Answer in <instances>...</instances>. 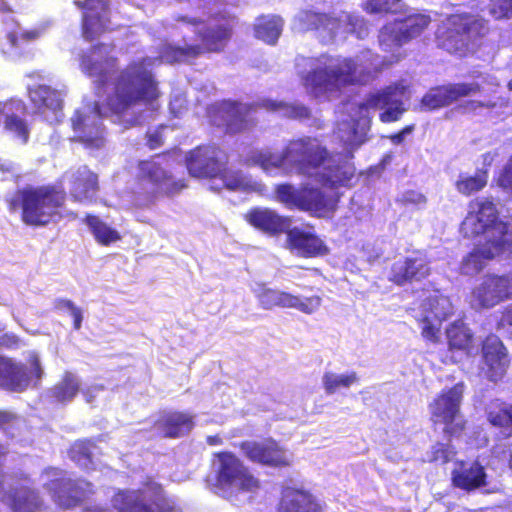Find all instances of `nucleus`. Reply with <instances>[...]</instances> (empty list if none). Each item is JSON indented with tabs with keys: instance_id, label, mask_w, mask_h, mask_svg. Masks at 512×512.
<instances>
[{
	"instance_id": "1",
	"label": "nucleus",
	"mask_w": 512,
	"mask_h": 512,
	"mask_svg": "<svg viewBox=\"0 0 512 512\" xmlns=\"http://www.w3.org/2000/svg\"><path fill=\"white\" fill-rule=\"evenodd\" d=\"M148 60L133 61L112 82V90L94 109L100 117L110 118L123 130L140 125V115L130 113L138 104H152L160 96L158 82L147 68Z\"/></svg>"
},
{
	"instance_id": "2",
	"label": "nucleus",
	"mask_w": 512,
	"mask_h": 512,
	"mask_svg": "<svg viewBox=\"0 0 512 512\" xmlns=\"http://www.w3.org/2000/svg\"><path fill=\"white\" fill-rule=\"evenodd\" d=\"M401 53L393 54L390 60L379 63L378 56L370 51L363 52L356 59L351 57L336 59L334 64L316 68L305 77V85L314 91H326L332 87L365 85L382 70L383 65L397 63Z\"/></svg>"
},
{
	"instance_id": "3",
	"label": "nucleus",
	"mask_w": 512,
	"mask_h": 512,
	"mask_svg": "<svg viewBox=\"0 0 512 512\" xmlns=\"http://www.w3.org/2000/svg\"><path fill=\"white\" fill-rule=\"evenodd\" d=\"M238 17L226 10L209 15L206 25L196 32L200 43L185 46L168 44L162 48L161 57L173 64L189 62L204 54H218L225 51L238 25Z\"/></svg>"
},
{
	"instance_id": "4",
	"label": "nucleus",
	"mask_w": 512,
	"mask_h": 512,
	"mask_svg": "<svg viewBox=\"0 0 512 512\" xmlns=\"http://www.w3.org/2000/svg\"><path fill=\"white\" fill-rule=\"evenodd\" d=\"M6 201L10 212L20 210V218L25 225L45 227L62 217L66 192L55 185L28 186L16 190Z\"/></svg>"
},
{
	"instance_id": "5",
	"label": "nucleus",
	"mask_w": 512,
	"mask_h": 512,
	"mask_svg": "<svg viewBox=\"0 0 512 512\" xmlns=\"http://www.w3.org/2000/svg\"><path fill=\"white\" fill-rule=\"evenodd\" d=\"M489 21L471 13L448 15L435 31L437 46L460 58L479 51L490 33Z\"/></svg>"
},
{
	"instance_id": "6",
	"label": "nucleus",
	"mask_w": 512,
	"mask_h": 512,
	"mask_svg": "<svg viewBox=\"0 0 512 512\" xmlns=\"http://www.w3.org/2000/svg\"><path fill=\"white\" fill-rule=\"evenodd\" d=\"M119 512H177L176 502L163 485L147 476L134 491L118 490L112 498Z\"/></svg>"
},
{
	"instance_id": "7",
	"label": "nucleus",
	"mask_w": 512,
	"mask_h": 512,
	"mask_svg": "<svg viewBox=\"0 0 512 512\" xmlns=\"http://www.w3.org/2000/svg\"><path fill=\"white\" fill-rule=\"evenodd\" d=\"M227 156L216 145L201 144L188 151L185 163L189 174L195 178H216L223 180V186L228 190L245 188L244 179L225 169Z\"/></svg>"
},
{
	"instance_id": "8",
	"label": "nucleus",
	"mask_w": 512,
	"mask_h": 512,
	"mask_svg": "<svg viewBox=\"0 0 512 512\" xmlns=\"http://www.w3.org/2000/svg\"><path fill=\"white\" fill-rule=\"evenodd\" d=\"M470 211L461 223L466 238L483 235L485 239L511 240L509 224L500 220L493 201L488 199L471 201Z\"/></svg>"
},
{
	"instance_id": "9",
	"label": "nucleus",
	"mask_w": 512,
	"mask_h": 512,
	"mask_svg": "<svg viewBox=\"0 0 512 512\" xmlns=\"http://www.w3.org/2000/svg\"><path fill=\"white\" fill-rule=\"evenodd\" d=\"M274 194L280 203L288 209L309 212L316 217L332 213L337 208L339 198L326 195L319 188L303 185L295 188L290 183L277 184Z\"/></svg>"
},
{
	"instance_id": "10",
	"label": "nucleus",
	"mask_w": 512,
	"mask_h": 512,
	"mask_svg": "<svg viewBox=\"0 0 512 512\" xmlns=\"http://www.w3.org/2000/svg\"><path fill=\"white\" fill-rule=\"evenodd\" d=\"M463 385L458 383L442 390L429 404L430 420L434 425H443V434L448 440L458 438L466 430L467 421L460 413Z\"/></svg>"
},
{
	"instance_id": "11",
	"label": "nucleus",
	"mask_w": 512,
	"mask_h": 512,
	"mask_svg": "<svg viewBox=\"0 0 512 512\" xmlns=\"http://www.w3.org/2000/svg\"><path fill=\"white\" fill-rule=\"evenodd\" d=\"M44 370L37 352L28 354L26 364L0 356V389L22 393L30 387H38Z\"/></svg>"
},
{
	"instance_id": "12",
	"label": "nucleus",
	"mask_w": 512,
	"mask_h": 512,
	"mask_svg": "<svg viewBox=\"0 0 512 512\" xmlns=\"http://www.w3.org/2000/svg\"><path fill=\"white\" fill-rule=\"evenodd\" d=\"M217 459L215 486L221 490L235 488L240 492H254L260 486V480L249 467L233 452L220 451L214 454Z\"/></svg>"
},
{
	"instance_id": "13",
	"label": "nucleus",
	"mask_w": 512,
	"mask_h": 512,
	"mask_svg": "<svg viewBox=\"0 0 512 512\" xmlns=\"http://www.w3.org/2000/svg\"><path fill=\"white\" fill-rule=\"evenodd\" d=\"M286 156L289 157L291 171L301 175H312L329 163L333 154L317 137L302 136L286 143Z\"/></svg>"
},
{
	"instance_id": "14",
	"label": "nucleus",
	"mask_w": 512,
	"mask_h": 512,
	"mask_svg": "<svg viewBox=\"0 0 512 512\" xmlns=\"http://www.w3.org/2000/svg\"><path fill=\"white\" fill-rule=\"evenodd\" d=\"M256 104L242 103L236 100H222L208 110V117L212 125L223 128L230 135L238 134L255 126L256 121L252 114Z\"/></svg>"
},
{
	"instance_id": "15",
	"label": "nucleus",
	"mask_w": 512,
	"mask_h": 512,
	"mask_svg": "<svg viewBox=\"0 0 512 512\" xmlns=\"http://www.w3.org/2000/svg\"><path fill=\"white\" fill-rule=\"evenodd\" d=\"M406 89V86L400 83L388 85L368 94L366 99L358 104V109L360 112L380 109L379 120L382 123L397 122L407 111L402 99Z\"/></svg>"
},
{
	"instance_id": "16",
	"label": "nucleus",
	"mask_w": 512,
	"mask_h": 512,
	"mask_svg": "<svg viewBox=\"0 0 512 512\" xmlns=\"http://www.w3.org/2000/svg\"><path fill=\"white\" fill-rule=\"evenodd\" d=\"M55 504L63 509H73L91 501L96 494L95 485L83 478H57L46 484Z\"/></svg>"
},
{
	"instance_id": "17",
	"label": "nucleus",
	"mask_w": 512,
	"mask_h": 512,
	"mask_svg": "<svg viewBox=\"0 0 512 512\" xmlns=\"http://www.w3.org/2000/svg\"><path fill=\"white\" fill-rule=\"evenodd\" d=\"M156 157L158 155L137 162V182L139 184L149 183L156 189V192L167 197L177 195L187 188L185 179H175L155 160Z\"/></svg>"
},
{
	"instance_id": "18",
	"label": "nucleus",
	"mask_w": 512,
	"mask_h": 512,
	"mask_svg": "<svg viewBox=\"0 0 512 512\" xmlns=\"http://www.w3.org/2000/svg\"><path fill=\"white\" fill-rule=\"evenodd\" d=\"M79 66L85 75L95 79L98 86H104L118 69L119 60L106 44L97 43L80 55Z\"/></svg>"
},
{
	"instance_id": "19",
	"label": "nucleus",
	"mask_w": 512,
	"mask_h": 512,
	"mask_svg": "<svg viewBox=\"0 0 512 512\" xmlns=\"http://www.w3.org/2000/svg\"><path fill=\"white\" fill-rule=\"evenodd\" d=\"M238 447L252 463L271 468H284L290 465L284 447L272 437L262 441H242Z\"/></svg>"
},
{
	"instance_id": "20",
	"label": "nucleus",
	"mask_w": 512,
	"mask_h": 512,
	"mask_svg": "<svg viewBox=\"0 0 512 512\" xmlns=\"http://www.w3.org/2000/svg\"><path fill=\"white\" fill-rule=\"evenodd\" d=\"M431 274L430 260L421 251L400 258L390 267L388 280L396 286L403 287L414 282H421Z\"/></svg>"
},
{
	"instance_id": "21",
	"label": "nucleus",
	"mask_w": 512,
	"mask_h": 512,
	"mask_svg": "<svg viewBox=\"0 0 512 512\" xmlns=\"http://www.w3.org/2000/svg\"><path fill=\"white\" fill-rule=\"evenodd\" d=\"M399 27L395 29L391 25H385L379 34V43L383 50H387L389 42L400 48L403 44L420 36L430 25L431 18L425 14L408 15L398 21Z\"/></svg>"
},
{
	"instance_id": "22",
	"label": "nucleus",
	"mask_w": 512,
	"mask_h": 512,
	"mask_svg": "<svg viewBox=\"0 0 512 512\" xmlns=\"http://www.w3.org/2000/svg\"><path fill=\"white\" fill-rule=\"evenodd\" d=\"M474 300L479 308H492L512 298V271L507 274H487L474 288Z\"/></svg>"
},
{
	"instance_id": "23",
	"label": "nucleus",
	"mask_w": 512,
	"mask_h": 512,
	"mask_svg": "<svg viewBox=\"0 0 512 512\" xmlns=\"http://www.w3.org/2000/svg\"><path fill=\"white\" fill-rule=\"evenodd\" d=\"M481 91L482 87L477 82L450 83L432 88L422 97L420 103L424 110L433 111L449 106L461 98L478 94Z\"/></svg>"
},
{
	"instance_id": "24",
	"label": "nucleus",
	"mask_w": 512,
	"mask_h": 512,
	"mask_svg": "<svg viewBox=\"0 0 512 512\" xmlns=\"http://www.w3.org/2000/svg\"><path fill=\"white\" fill-rule=\"evenodd\" d=\"M83 10L81 33L86 41H93L108 30L109 6L105 0H75Z\"/></svg>"
},
{
	"instance_id": "25",
	"label": "nucleus",
	"mask_w": 512,
	"mask_h": 512,
	"mask_svg": "<svg viewBox=\"0 0 512 512\" xmlns=\"http://www.w3.org/2000/svg\"><path fill=\"white\" fill-rule=\"evenodd\" d=\"M257 299L263 309L271 310L275 307L294 308L305 314L314 313L322 303L318 295L301 299L299 296L285 291L263 288L257 294Z\"/></svg>"
},
{
	"instance_id": "26",
	"label": "nucleus",
	"mask_w": 512,
	"mask_h": 512,
	"mask_svg": "<svg viewBox=\"0 0 512 512\" xmlns=\"http://www.w3.org/2000/svg\"><path fill=\"white\" fill-rule=\"evenodd\" d=\"M505 252H512V240L485 239V243L475 247L463 259L461 269L464 274L479 273L489 261Z\"/></svg>"
},
{
	"instance_id": "27",
	"label": "nucleus",
	"mask_w": 512,
	"mask_h": 512,
	"mask_svg": "<svg viewBox=\"0 0 512 512\" xmlns=\"http://www.w3.org/2000/svg\"><path fill=\"white\" fill-rule=\"evenodd\" d=\"M243 219L254 229L269 236H279L291 226L290 216L279 214L270 207L255 206L250 208Z\"/></svg>"
},
{
	"instance_id": "28",
	"label": "nucleus",
	"mask_w": 512,
	"mask_h": 512,
	"mask_svg": "<svg viewBox=\"0 0 512 512\" xmlns=\"http://www.w3.org/2000/svg\"><path fill=\"white\" fill-rule=\"evenodd\" d=\"M285 234L287 248L303 258H316L329 253L328 246L314 232L289 227Z\"/></svg>"
},
{
	"instance_id": "29",
	"label": "nucleus",
	"mask_w": 512,
	"mask_h": 512,
	"mask_svg": "<svg viewBox=\"0 0 512 512\" xmlns=\"http://www.w3.org/2000/svg\"><path fill=\"white\" fill-rule=\"evenodd\" d=\"M452 485L458 489L470 492L487 484L484 466L477 460H459L451 472Z\"/></svg>"
},
{
	"instance_id": "30",
	"label": "nucleus",
	"mask_w": 512,
	"mask_h": 512,
	"mask_svg": "<svg viewBox=\"0 0 512 512\" xmlns=\"http://www.w3.org/2000/svg\"><path fill=\"white\" fill-rule=\"evenodd\" d=\"M153 427L162 438H180L193 429L194 416L184 411H164L154 421Z\"/></svg>"
},
{
	"instance_id": "31",
	"label": "nucleus",
	"mask_w": 512,
	"mask_h": 512,
	"mask_svg": "<svg viewBox=\"0 0 512 512\" xmlns=\"http://www.w3.org/2000/svg\"><path fill=\"white\" fill-rule=\"evenodd\" d=\"M482 353L487 365L486 374L489 380L496 382L501 379L509 363L508 355L502 341L495 335H488L482 344Z\"/></svg>"
},
{
	"instance_id": "32",
	"label": "nucleus",
	"mask_w": 512,
	"mask_h": 512,
	"mask_svg": "<svg viewBox=\"0 0 512 512\" xmlns=\"http://www.w3.org/2000/svg\"><path fill=\"white\" fill-rule=\"evenodd\" d=\"M28 97L35 113L47 121L57 119L62 110V99L55 89L47 85H35L28 88Z\"/></svg>"
},
{
	"instance_id": "33",
	"label": "nucleus",
	"mask_w": 512,
	"mask_h": 512,
	"mask_svg": "<svg viewBox=\"0 0 512 512\" xmlns=\"http://www.w3.org/2000/svg\"><path fill=\"white\" fill-rule=\"evenodd\" d=\"M72 128L77 133L75 140L87 149H99L105 144L104 126L100 120L76 112L71 118Z\"/></svg>"
},
{
	"instance_id": "34",
	"label": "nucleus",
	"mask_w": 512,
	"mask_h": 512,
	"mask_svg": "<svg viewBox=\"0 0 512 512\" xmlns=\"http://www.w3.org/2000/svg\"><path fill=\"white\" fill-rule=\"evenodd\" d=\"M0 500L7 504L13 512H38L44 507V501L39 492L26 485L4 493Z\"/></svg>"
},
{
	"instance_id": "35",
	"label": "nucleus",
	"mask_w": 512,
	"mask_h": 512,
	"mask_svg": "<svg viewBox=\"0 0 512 512\" xmlns=\"http://www.w3.org/2000/svg\"><path fill=\"white\" fill-rule=\"evenodd\" d=\"M488 423L501 439L512 437V404L501 399L491 400L485 408Z\"/></svg>"
},
{
	"instance_id": "36",
	"label": "nucleus",
	"mask_w": 512,
	"mask_h": 512,
	"mask_svg": "<svg viewBox=\"0 0 512 512\" xmlns=\"http://www.w3.org/2000/svg\"><path fill=\"white\" fill-rule=\"evenodd\" d=\"M281 512H321V506L308 491L286 487L279 503Z\"/></svg>"
},
{
	"instance_id": "37",
	"label": "nucleus",
	"mask_w": 512,
	"mask_h": 512,
	"mask_svg": "<svg viewBox=\"0 0 512 512\" xmlns=\"http://www.w3.org/2000/svg\"><path fill=\"white\" fill-rule=\"evenodd\" d=\"M25 107L20 102H2L0 103V122L4 123V128L19 138L22 143H27L30 129L24 119L17 112H23Z\"/></svg>"
},
{
	"instance_id": "38",
	"label": "nucleus",
	"mask_w": 512,
	"mask_h": 512,
	"mask_svg": "<svg viewBox=\"0 0 512 512\" xmlns=\"http://www.w3.org/2000/svg\"><path fill=\"white\" fill-rule=\"evenodd\" d=\"M98 191V175L86 165L79 167L71 184L72 198L78 202L89 201L96 197Z\"/></svg>"
},
{
	"instance_id": "39",
	"label": "nucleus",
	"mask_w": 512,
	"mask_h": 512,
	"mask_svg": "<svg viewBox=\"0 0 512 512\" xmlns=\"http://www.w3.org/2000/svg\"><path fill=\"white\" fill-rule=\"evenodd\" d=\"M248 161L253 165L261 167L264 171L270 172L275 169L282 170L285 174L291 173L289 157L286 156V145L281 153L258 150L250 154Z\"/></svg>"
},
{
	"instance_id": "40",
	"label": "nucleus",
	"mask_w": 512,
	"mask_h": 512,
	"mask_svg": "<svg viewBox=\"0 0 512 512\" xmlns=\"http://www.w3.org/2000/svg\"><path fill=\"white\" fill-rule=\"evenodd\" d=\"M445 335L451 351L468 352L473 346V333L462 319L450 323L445 330Z\"/></svg>"
},
{
	"instance_id": "41",
	"label": "nucleus",
	"mask_w": 512,
	"mask_h": 512,
	"mask_svg": "<svg viewBox=\"0 0 512 512\" xmlns=\"http://www.w3.org/2000/svg\"><path fill=\"white\" fill-rule=\"evenodd\" d=\"M45 26L23 30V31H10L6 34L5 39L8 47L2 48L4 53L23 54L30 43L37 41L45 33Z\"/></svg>"
},
{
	"instance_id": "42",
	"label": "nucleus",
	"mask_w": 512,
	"mask_h": 512,
	"mask_svg": "<svg viewBox=\"0 0 512 512\" xmlns=\"http://www.w3.org/2000/svg\"><path fill=\"white\" fill-rule=\"evenodd\" d=\"M324 171L320 175V182L331 188L349 187L355 176V167L353 165L343 163L323 166Z\"/></svg>"
},
{
	"instance_id": "43",
	"label": "nucleus",
	"mask_w": 512,
	"mask_h": 512,
	"mask_svg": "<svg viewBox=\"0 0 512 512\" xmlns=\"http://www.w3.org/2000/svg\"><path fill=\"white\" fill-rule=\"evenodd\" d=\"M80 391V383L77 377L69 372H64L61 380L49 390L51 401L59 404L71 402Z\"/></svg>"
},
{
	"instance_id": "44",
	"label": "nucleus",
	"mask_w": 512,
	"mask_h": 512,
	"mask_svg": "<svg viewBox=\"0 0 512 512\" xmlns=\"http://www.w3.org/2000/svg\"><path fill=\"white\" fill-rule=\"evenodd\" d=\"M95 241L101 246H110L122 239L121 234L98 216L87 214L84 219Z\"/></svg>"
},
{
	"instance_id": "45",
	"label": "nucleus",
	"mask_w": 512,
	"mask_h": 512,
	"mask_svg": "<svg viewBox=\"0 0 512 512\" xmlns=\"http://www.w3.org/2000/svg\"><path fill=\"white\" fill-rule=\"evenodd\" d=\"M283 27V20L279 16H259L254 25L256 38L268 44H275Z\"/></svg>"
},
{
	"instance_id": "46",
	"label": "nucleus",
	"mask_w": 512,
	"mask_h": 512,
	"mask_svg": "<svg viewBox=\"0 0 512 512\" xmlns=\"http://www.w3.org/2000/svg\"><path fill=\"white\" fill-rule=\"evenodd\" d=\"M337 17L311 10L302 12L300 23L305 31H332L338 27Z\"/></svg>"
},
{
	"instance_id": "47",
	"label": "nucleus",
	"mask_w": 512,
	"mask_h": 512,
	"mask_svg": "<svg viewBox=\"0 0 512 512\" xmlns=\"http://www.w3.org/2000/svg\"><path fill=\"white\" fill-rule=\"evenodd\" d=\"M422 307L425 314H429L430 318L436 320L438 323H442L454 314L450 299L442 294L427 297Z\"/></svg>"
},
{
	"instance_id": "48",
	"label": "nucleus",
	"mask_w": 512,
	"mask_h": 512,
	"mask_svg": "<svg viewBox=\"0 0 512 512\" xmlns=\"http://www.w3.org/2000/svg\"><path fill=\"white\" fill-rule=\"evenodd\" d=\"M488 177L486 169H477L474 175L460 174L455 182V188L460 194L471 196L487 186Z\"/></svg>"
},
{
	"instance_id": "49",
	"label": "nucleus",
	"mask_w": 512,
	"mask_h": 512,
	"mask_svg": "<svg viewBox=\"0 0 512 512\" xmlns=\"http://www.w3.org/2000/svg\"><path fill=\"white\" fill-rule=\"evenodd\" d=\"M357 381L355 372L346 375H335L326 372L323 376V385L327 394L335 393L339 388H348Z\"/></svg>"
},
{
	"instance_id": "50",
	"label": "nucleus",
	"mask_w": 512,
	"mask_h": 512,
	"mask_svg": "<svg viewBox=\"0 0 512 512\" xmlns=\"http://www.w3.org/2000/svg\"><path fill=\"white\" fill-rule=\"evenodd\" d=\"M456 455L454 447L448 443L436 442L428 453V462L445 465Z\"/></svg>"
},
{
	"instance_id": "51",
	"label": "nucleus",
	"mask_w": 512,
	"mask_h": 512,
	"mask_svg": "<svg viewBox=\"0 0 512 512\" xmlns=\"http://www.w3.org/2000/svg\"><path fill=\"white\" fill-rule=\"evenodd\" d=\"M402 0H365L363 9L370 14H389L400 10Z\"/></svg>"
},
{
	"instance_id": "52",
	"label": "nucleus",
	"mask_w": 512,
	"mask_h": 512,
	"mask_svg": "<svg viewBox=\"0 0 512 512\" xmlns=\"http://www.w3.org/2000/svg\"><path fill=\"white\" fill-rule=\"evenodd\" d=\"M274 109L281 110L285 117L293 120H305L311 117V110L303 104L280 102L274 105Z\"/></svg>"
},
{
	"instance_id": "53",
	"label": "nucleus",
	"mask_w": 512,
	"mask_h": 512,
	"mask_svg": "<svg viewBox=\"0 0 512 512\" xmlns=\"http://www.w3.org/2000/svg\"><path fill=\"white\" fill-rule=\"evenodd\" d=\"M418 321L422 324V337L431 343H438L440 341L441 323H438L436 320L430 318L429 314H424L423 317Z\"/></svg>"
},
{
	"instance_id": "54",
	"label": "nucleus",
	"mask_w": 512,
	"mask_h": 512,
	"mask_svg": "<svg viewBox=\"0 0 512 512\" xmlns=\"http://www.w3.org/2000/svg\"><path fill=\"white\" fill-rule=\"evenodd\" d=\"M54 308L59 312L69 311L73 318L74 329L79 330L81 328L83 320L82 310L77 307L71 300L58 298L54 302Z\"/></svg>"
},
{
	"instance_id": "55",
	"label": "nucleus",
	"mask_w": 512,
	"mask_h": 512,
	"mask_svg": "<svg viewBox=\"0 0 512 512\" xmlns=\"http://www.w3.org/2000/svg\"><path fill=\"white\" fill-rule=\"evenodd\" d=\"M489 14L494 20L512 18V0H491Z\"/></svg>"
},
{
	"instance_id": "56",
	"label": "nucleus",
	"mask_w": 512,
	"mask_h": 512,
	"mask_svg": "<svg viewBox=\"0 0 512 512\" xmlns=\"http://www.w3.org/2000/svg\"><path fill=\"white\" fill-rule=\"evenodd\" d=\"M369 125L360 126L359 120H352L348 142L351 147H359L367 141Z\"/></svg>"
},
{
	"instance_id": "57",
	"label": "nucleus",
	"mask_w": 512,
	"mask_h": 512,
	"mask_svg": "<svg viewBox=\"0 0 512 512\" xmlns=\"http://www.w3.org/2000/svg\"><path fill=\"white\" fill-rule=\"evenodd\" d=\"M497 185L512 196V155L496 178Z\"/></svg>"
},
{
	"instance_id": "58",
	"label": "nucleus",
	"mask_w": 512,
	"mask_h": 512,
	"mask_svg": "<svg viewBox=\"0 0 512 512\" xmlns=\"http://www.w3.org/2000/svg\"><path fill=\"white\" fill-rule=\"evenodd\" d=\"M92 443L89 440H79L71 448V455L74 460H90L92 456Z\"/></svg>"
},
{
	"instance_id": "59",
	"label": "nucleus",
	"mask_w": 512,
	"mask_h": 512,
	"mask_svg": "<svg viewBox=\"0 0 512 512\" xmlns=\"http://www.w3.org/2000/svg\"><path fill=\"white\" fill-rule=\"evenodd\" d=\"M163 128L164 126H160L146 133V144L151 150L157 149L164 144Z\"/></svg>"
},
{
	"instance_id": "60",
	"label": "nucleus",
	"mask_w": 512,
	"mask_h": 512,
	"mask_svg": "<svg viewBox=\"0 0 512 512\" xmlns=\"http://www.w3.org/2000/svg\"><path fill=\"white\" fill-rule=\"evenodd\" d=\"M401 202L404 205H425L427 202V199L425 195H423L420 192L414 191V190H408L403 193L401 197Z\"/></svg>"
},
{
	"instance_id": "61",
	"label": "nucleus",
	"mask_w": 512,
	"mask_h": 512,
	"mask_svg": "<svg viewBox=\"0 0 512 512\" xmlns=\"http://www.w3.org/2000/svg\"><path fill=\"white\" fill-rule=\"evenodd\" d=\"M494 106H495L494 104L486 103V102H483V101L468 100V101H465L463 104L460 105V109L464 113H472V112H475L476 110L481 109V108H493Z\"/></svg>"
},
{
	"instance_id": "62",
	"label": "nucleus",
	"mask_w": 512,
	"mask_h": 512,
	"mask_svg": "<svg viewBox=\"0 0 512 512\" xmlns=\"http://www.w3.org/2000/svg\"><path fill=\"white\" fill-rule=\"evenodd\" d=\"M498 328L512 327V304L503 308L497 323Z\"/></svg>"
},
{
	"instance_id": "63",
	"label": "nucleus",
	"mask_w": 512,
	"mask_h": 512,
	"mask_svg": "<svg viewBox=\"0 0 512 512\" xmlns=\"http://www.w3.org/2000/svg\"><path fill=\"white\" fill-rule=\"evenodd\" d=\"M415 129L414 124H409L403 127L400 131L391 134L388 136V138L391 140V142L395 145H399L404 141V138L406 135L412 133Z\"/></svg>"
},
{
	"instance_id": "64",
	"label": "nucleus",
	"mask_w": 512,
	"mask_h": 512,
	"mask_svg": "<svg viewBox=\"0 0 512 512\" xmlns=\"http://www.w3.org/2000/svg\"><path fill=\"white\" fill-rule=\"evenodd\" d=\"M18 419L17 414L8 410H0V430H4L8 425Z\"/></svg>"
}]
</instances>
